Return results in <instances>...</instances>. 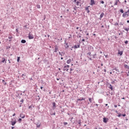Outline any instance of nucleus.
Returning a JSON list of instances; mask_svg holds the SVG:
<instances>
[{
    "label": "nucleus",
    "mask_w": 129,
    "mask_h": 129,
    "mask_svg": "<svg viewBox=\"0 0 129 129\" xmlns=\"http://www.w3.org/2000/svg\"><path fill=\"white\" fill-rule=\"evenodd\" d=\"M101 66H103V63H101Z\"/></svg>",
    "instance_id": "4d7b16f0"
},
{
    "label": "nucleus",
    "mask_w": 129,
    "mask_h": 129,
    "mask_svg": "<svg viewBox=\"0 0 129 129\" xmlns=\"http://www.w3.org/2000/svg\"><path fill=\"white\" fill-rule=\"evenodd\" d=\"M64 125H67V124H68V123L67 122H64Z\"/></svg>",
    "instance_id": "473e14b6"
},
{
    "label": "nucleus",
    "mask_w": 129,
    "mask_h": 129,
    "mask_svg": "<svg viewBox=\"0 0 129 129\" xmlns=\"http://www.w3.org/2000/svg\"><path fill=\"white\" fill-rule=\"evenodd\" d=\"M73 48H74V49H77V48H80V45H75Z\"/></svg>",
    "instance_id": "1a4fd4ad"
},
{
    "label": "nucleus",
    "mask_w": 129,
    "mask_h": 129,
    "mask_svg": "<svg viewBox=\"0 0 129 129\" xmlns=\"http://www.w3.org/2000/svg\"><path fill=\"white\" fill-rule=\"evenodd\" d=\"M67 12H69V9H68V10H67Z\"/></svg>",
    "instance_id": "6e6d98bb"
},
{
    "label": "nucleus",
    "mask_w": 129,
    "mask_h": 129,
    "mask_svg": "<svg viewBox=\"0 0 129 129\" xmlns=\"http://www.w3.org/2000/svg\"><path fill=\"white\" fill-rule=\"evenodd\" d=\"M124 30L125 31H126V32H128L129 28H125Z\"/></svg>",
    "instance_id": "bb28decb"
},
{
    "label": "nucleus",
    "mask_w": 129,
    "mask_h": 129,
    "mask_svg": "<svg viewBox=\"0 0 129 129\" xmlns=\"http://www.w3.org/2000/svg\"><path fill=\"white\" fill-rule=\"evenodd\" d=\"M5 61H6V58H2V60L1 62H2V63H5Z\"/></svg>",
    "instance_id": "f3484780"
},
{
    "label": "nucleus",
    "mask_w": 129,
    "mask_h": 129,
    "mask_svg": "<svg viewBox=\"0 0 129 129\" xmlns=\"http://www.w3.org/2000/svg\"><path fill=\"white\" fill-rule=\"evenodd\" d=\"M61 60H63V57H61Z\"/></svg>",
    "instance_id": "680f3d73"
},
{
    "label": "nucleus",
    "mask_w": 129,
    "mask_h": 129,
    "mask_svg": "<svg viewBox=\"0 0 129 129\" xmlns=\"http://www.w3.org/2000/svg\"><path fill=\"white\" fill-rule=\"evenodd\" d=\"M28 38L30 40L32 39H34V35L32 34H31V33H29L28 34Z\"/></svg>",
    "instance_id": "20e7f679"
},
{
    "label": "nucleus",
    "mask_w": 129,
    "mask_h": 129,
    "mask_svg": "<svg viewBox=\"0 0 129 129\" xmlns=\"http://www.w3.org/2000/svg\"><path fill=\"white\" fill-rule=\"evenodd\" d=\"M127 66L126 64L125 65V67H127Z\"/></svg>",
    "instance_id": "052dcab7"
},
{
    "label": "nucleus",
    "mask_w": 129,
    "mask_h": 129,
    "mask_svg": "<svg viewBox=\"0 0 129 129\" xmlns=\"http://www.w3.org/2000/svg\"><path fill=\"white\" fill-rule=\"evenodd\" d=\"M84 3V0H78L76 3V6H80L81 7V5H82Z\"/></svg>",
    "instance_id": "f257e3e1"
},
{
    "label": "nucleus",
    "mask_w": 129,
    "mask_h": 129,
    "mask_svg": "<svg viewBox=\"0 0 129 129\" xmlns=\"http://www.w3.org/2000/svg\"><path fill=\"white\" fill-rule=\"evenodd\" d=\"M69 65H66L63 68L64 71H67V72H69Z\"/></svg>",
    "instance_id": "7ed1b4c3"
},
{
    "label": "nucleus",
    "mask_w": 129,
    "mask_h": 129,
    "mask_svg": "<svg viewBox=\"0 0 129 129\" xmlns=\"http://www.w3.org/2000/svg\"><path fill=\"white\" fill-rule=\"evenodd\" d=\"M124 2H125V3H126V1H125Z\"/></svg>",
    "instance_id": "774afa93"
},
{
    "label": "nucleus",
    "mask_w": 129,
    "mask_h": 129,
    "mask_svg": "<svg viewBox=\"0 0 129 129\" xmlns=\"http://www.w3.org/2000/svg\"><path fill=\"white\" fill-rule=\"evenodd\" d=\"M129 16V9L122 14L123 18H127Z\"/></svg>",
    "instance_id": "f03ea898"
},
{
    "label": "nucleus",
    "mask_w": 129,
    "mask_h": 129,
    "mask_svg": "<svg viewBox=\"0 0 129 129\" xmlns=\"http://www.w3.org/2000/svg\"><path fill=\"white\" fill-rule=\"evenodd\" d=\"M19 121H20V122H21V121H22V118H19Z\"/></svg>",
    "instance_id": "c9c22d12"
},
{
    "label": "nucleus",
    "mask_w": 129,
    "mask_h": 129,
    "mask_svg": "<svg viewBox=\"0 0 129 129\" xmlns=\"http://www.w3.org/2000/svg\"><path fill=\"white\" fill-rule=\"evenodd\" d=\"M17 123V121L15 120L14 121L12 120L11 121V124L12 125H15Z\"/></svg>",
    "instance_id": "423d86ee"
},
{
    "label": "nucleus",
    "mask_w": 129,
    "mask_h": 129,
    "mask_svg": "<svg viewBox=\"0 0 129 129\" xmlns=\"http://www.w3.org/2000/svg\"><path fill=\"white\" fill-rule=\"evenodd\" d=\"M52 108L53 109H55V108H56V103H53Z\"/></svg>",
    "instance_id": "0eeeda50"
},
{
    "label": "nucleus",
    "mask_w": 129,
    "mask_h": 129,
    "mask_svg": "<svg viewBox=\"0 0 129 129\" xmlns=\"http://www.w3.org/2000/svg\"><path fill=\"white\" fill-rule=\"evenodd\" d=\"M87 55H89V56H91V52H88V53H87Z\"/></svg>",
    "instance_id": "c756f323"
},
{
    "label": "nucleus",
    "mask_w": 129,
    "mask_h": 129,
    "mask_svg": "<svg viewBox=\"0 0 129 129\" xmlns=\"http://www.w3.org/2000/svg\"><path fill=\"white\" fill-rule=\"evenodd\" d=\"M127 76H129V72H128V74H127Z\"/></svg>",
    "instance_id": "69168bd1"
},
{
    "label": "nucleus",
    "mask_w": 129,
    "mask_h": 129,
    "mask_svg": "<svg viewBox=\"0 0 129 129\" xmlns=\"http://www.w3.org/2000/svg\"><path fill=\"white\" fill-rule=\"evenodd\" d=\"M21 102H22V103L24 102V99H22L21 100Z\"/></svg>",
    "instance_id": "ea45409f"
},
{
    "label": "nucleus",
    "mask_w": 129,
    "mask_h": 129,
    "mask_svg": "<svg viewBox=\"0 0 129 129\" xmlns=\"http://www.w3.org/2000/svg\"><path fill=\"white\" fill-rule=\"evenodd\" d=\"M12 37H11V36H9V39H10V40L12 39Z\"/></svg>",
    "instance_id": "58836bf2"
},
{
    "label": "nucleus",
    "mask_w": 129,
    "mask_h": 129,
    "mask_svg": "<svg viewBox=\"0 0 129 129\" xmlns=\"http://www.w3.org/2000/svg\"><path fill=\"white\" fill-rule=\"evenodd\" d=\"M75 3H76L77 2V0H74Z\"/></svg>",
    "instance_id": "3c124183"
},
{
    "label": "nucleus",
    "mask_w": 129,
    "mask_h": 129,
    "mask_svg": "<svg viewBox=\"0 0 129 129\" xmlns=\"http://www.w3.org/2000/svg\"><path fill=\"white\" fill-rule=\"evenodd\" d=\"M104 71L105 72H106V70H104Z\"/></svg>",
    "instance_id": "864d4df0"
},
{
    "label": "nucleus",
    "mask_w": 129,
    "mask_h": 129,
    "mask_svg": "<svg viewBox=\"0 0 129 129\" xmlns=\"http://www.w3.org/2000/svg\"><path fill=\"white\" fill-rule=\"evenodd\" d=\"M29 108H32V105H30L29 107Z\"/></svg>",
    "instance_id": "37998d69"
},
{
    "label": "nucleus",
    "mask_w": 129,
    "mask_h": 129,
    "mask_svg": "<svg viewBox=\"0 0 129 129\" xmlns=\"http://www.w3.org/2000/svg\"><path fill=\"white\" fill-rule=\"evenodd\" d=\"M103 122H107V119L106 118H103Z\"/></svg>",
    "instance_id": "dca6fc26"
},
{
    "label": "nucleus",
    "mask_w": 129,
    "mask_h": 129,
    "mask_svg": "<svg viewBox=\"0 0 129 129\" xmlns=\"http://www.w3.org/2000/svg\"><path fill=\"white\" fill-rule=\"evenodd\" d=\"M16 115V113H14V114H13V116H15Z\"/></svg>",
    "instance_id": "c03bdc74"
},
{
    "label": "nucleus",
    "mask_w": 129,
    "mask_h": 129,
    "mask_svg": "<svg viewBox=\"0 0 129 129\" xmlns=\"http://www.w3.org/2000/svg\"><path fill=\"white\" fill-rule=\"evenodd\" d=\"M20 116L21 117V118H25V114L22 113L20 115Z\"/></svg>",
    "instance_id": "6e6552de"
},
{
    "label": "nucleus",
    "mask_w": 129,
    "mask_h": 129,
    "mask_svg": "<svg viewBox=\"0 0 129 129\" xmlns=\"http://www.w3.org/2000/svg\"><path fill=\"white\" fill-rule=\"evenodd\" d=\"M88 49L89 51H91L92 52H93V51L94 50V48L92 46H90L88 48Z\"/></svg>",
    "instance_id": "39448f33"
},
{
    "label": "nucleus",
    "mask_w": 129,
    "mask_h": 129,
    "mask_svg": "<svg viewBox=\"0 0 129 129\" xmlns=\"http://www.w3.org/2000/svg\"><path fill=\"white\" fill-rule=\"evenodd\" d=\"M85 39H82V42H85Z\"/></svg>",
    "instance_id": "a18cd8bd"
},
{
    "label": "nucleus",
    "mask_w": 129,
    "mask_h": 129,
    "mask_svg": "<svg viewBox=\"0 0 129 129\" xmlns=\"http://www.w3.org/2000/svg\"><path fill=\"white\" fill-rule=\"evenodd\" d=\"M108 105V104H105V106H107Z\"/></svg>",
    "instance_id": "5fc2aeb1"
},
{
    "label": "nucleus",
    "mask_w": 129,
    "mask_h": 129,
    "mask_svg": "<svg viewBox=\"0 0 129 129\" xmlns=\"http://www.w3.org/2000/svg\"><path fill=\"white\" fill-rule=\"evenodd\" d=\"M65 48H69V45H68V43H66V44L65 45Z\"/></svg>",
    "instance_id": "aec40b11"
},
{
    "label": "nucleus",
    "mask_w": 129,
    "mask_h": 129,
    "mask_svg": "<svg viewBox=\"0 0 129 129\" xmlns=\"http://www.w3.org/2000/svg\"><path fill=\"white\" fill-rule=\"evenodd\" d=\"M59 55H61V56H62V54H63V55H64V52H61H61H59Z\"/></svg>",
    "instance_id": "a878e982"
},
{
    "label": "nucleus",
    "mask_w": 129,
    "mask_h": 129,
    "mask_svg": "<svg viewBox=\"0 0 129 129\" xmlns=\"http://www.w3.org/2000/svg\"><path fill=\"white\" fill-rule=\"evenodd\" d=\"M74 10H75V11H76V8H74Z\"/></svg>",
    "instance_id": "0e129e2a"
},
{
    "label": "nucleus",
    "mask_w": 129,
    "mask_h": 129,
    "mask_svg": "<svg viewBox=\"0 0 129 129\" xmlns=\"http://www.w3.org/2000/svg\"><path fill=\"white\" fill-rule=\"evenodd\" d=\"M118 115V117H120V116H121V114L119 113H117Z\"/></svg>",
    "instance_id": "b1692460"
},
{
    "label": "nucleus",
    "mask_w": 129,
    "mask_h": 129,
    "mask_svg": "<svg viewBox=\"0 0 129 129\" xmlns=\"http://www.w3.org/2000/svg\"><path fill=\"white\" fill-rule=\"evenodd\" d=\"M58 50V48H57V47H55V51H54V52H57V50Z\"/></svg>",
    "instance_id": "7c9ffc66"
},
{
    "label": "nucleus",
    "mask_w": 129,
    "mask_h": 129,
    "mask_svg": "<svg viewBox=\"0 0 129 129\" xmlns=\"http://www.w3.org/2000/svg\"><path fill=\"white\" fill-rule=\"evenodd\" d=\"M3 83L4 84V85H7V82H6V81L5 80H3Z\"/></svg>",
    "instance_id": "a211bd4d"
},
{
    "label": "nucleus",
    "mask_w": 129,
    "mask_h": 129,
    "mask_svg": "<svg viewBox=\"0 0 129 129\" xmlns=\"http://www.w3.org/2000/svg\"><path fill=\"white\" fill-rule=\"evenodd\" d=\"M73 71V70L72 69H70V73H71V72H72Z\"/></svg>",
    "instance_id": "a19ab883"
},
{
    "label": "nucleus",
    "mask_w": 129,
    "mask_h": 129,
    "mask_svg": "<svg viewBox=\"0 0 129 129\" xmlns=\"http://www.w3.org/2000/svg\"><path fill=\"white\" fill-rule=\"evenodd\" d=\"M101 28H104V26L102 25V26H101Z\"/></svg>",
    "instance_id": "de8ad7c7"
},
{
    "label": "nucleus",
    "mask_w": 129,
    "mask_h": 129,
    "mask_svg": "<svg viewBox=\"0 0 129 129\" xmlns=\"http://www.w3.org/2000/svg\"><path fill=\"white\" fill-rule=\"evenodd\" d=\"M89 102L91 103H92V100H93V98H89Z\"/></svg>",
    "instance_id": "2eb2a0df"
},
{
    "label": "nucleus",
    "mask_w": 129,
    "mask_h": 129,
    "mask_svg": "<svg viewBox=\"0 0 129 129\" xmlns=\"http://www.w3.org/2000/svg\"><path fill=\"white\" fill-rule=\"evenodd\" d=\"M126 115V114H123L122 115V116H124H124H125Z\"/></svg>",
    "instance_id": "e433bc0d"
},
{
    "label": "nucleus",
    "mask_w": 129,
    "mask_h": 129,
    "mask_svg": "<svg viewBox=\"0 0 129 129\" xmlns=\"http://www.w3.org/2000/svg\"><path fill=\"white\" fill-rule=\"evenodd\" d=\"M78 101H82V100H85V98H81V99H78Z\"/></svg>",
    "instance_id": "4468645a"
},
{
    "label": "nucleus",
    "mask_w": 129,
    "mask_h": 129,
    "mask_svg": "<svg viewBox=\"0 0 129 129\" xmlns=\"http://www.w3.org/2000/svg\"><path fill=\"white\" fill-rule=\"evenodd\" d=\"M114 70H115L117 72H119V70L116 69H114Z\"/></svg>",
    "instance_id": "c85d7f7f"
},
{
    "label": "nucleus",
    "mask_w": 129,
    "mask_h": 129,
    "mask_svg": "<svg viewBox=\"0 0 129 129\" xmlns=\"http://www.w3.org/2000/svg\"><path fill=\"white\" fill-rule=\"evenodd\" d=\"M122 99H124V97L122 98Z\"/></svg>",
    "instance_id": "338daca9"
},
{
    "label": "nucleus",
    "mask_w": 129,
    "mask_h": 129,
    "mask_svg": "<svg viewBox=\"0 0 129 129\" xmlns=\"http://www.w3.org/2000/svg\"><path fill=\"white\" fill-rule=\"evenodd\" d=\"M21 43H22L23 44H25V43H26V40H24V39H22L21 40Z\"/></svg>",
    "instance_id": "6ab92c4d"
},
{
    "label": "nucleus",
    "mask_w": 129,
    "mask_h": 129,
    "mask_svg": "<svg viewBox=\"0 0 129 129\" xmlns=\"http://www.w3.org/2000/svg\"><path fill=\"white\" fill-rule=\"evenodd\" d=\"M12 129H14V128H15V127L12 126Z\"/></svg>",
    "instance_id": "8fccbe9b"
},
{
    "label": "nucleus",
    "mask_w": 129,
    "mask_h": 129,
    "mask_svg": "<svg viewBox=\"0 0 129 129\" xmlns=\"http://www.w3.org/2000/svg\"><path fill=\"white\" fill-rule=\"evenodd\" d=\"M120 13H121L122 14H123V10H122V9L120 10Z\"/></svg>",
    "instance_id": "393cba45"
},
{
    "label": "nucleus",
    "mask_w": 129,
    "mask_h": 129,
    "mask_svg": "<svg viewBox=\"0 0 129 129\" xmlns=\"http://www.w3.org/2000/svg\"><path fill=\"white\" fill-rule=\"evenodd\" d=\"M89 33H87V36H89Z\"/></svg>",
    "instance_id": "603ef678"
},
{
    "label": "nucleus",
    "mask_w": 129,
    "mask_h": 129,
    "mask_svg": "<svg viewBox=\"0 0 129 129\" xmlns=\"http://www.w3.org/2000/svg\"><path fill=\"white\" fill-rule=\"evenodd\" d=\"M115 112H116V113H118L117 111H116Z\"/></svg>",
    "instance_id": "e2e57ef3"
},
{
    "label": "nucleus",
    "mask_w": 129,
    "mask_h": 129,
    "mask_svg": "<svg viewBox=\"0 0 129 129\" xmlns=\"http://www.w3.org/2000/svg\"><path fill=\"white\" fill-rule=\"evenodd\" d=\"M36 7H37V9H40L41 8V6L39 5H37L36 6Z\"/></svg>",
    "instance_id": "5701e85b"
},
{
    "label": "nucleus",
    "mask_w": 129,
    "mask_h": 129,
    "mask_svg": "<svg viewBox=\"0 0 129 129\" xmlns=\"http://www.w3.org/2000/svg\"><path fill=\"white\" fill-rule=\"evenodd\" d=\"M94 0H91V5H95Z\"/></svg>",
    "instance_id": "ddd939ff"
},
{
    "label": "nucleus",
    "mask_w": 129,
    "mask_h": 129,
    "mask_svg": "<svg viewBox=\"0 0 129 129\" xmlns=\"http://www.w3.org/2000/svg\"><path fill=\"white\" fill-rule=\"evenodd\" d=\"M103 16H104V13H101L100 16V19H102V18H103Z\"/></svg>",
    "instance_id": "9b49d317"
},
{
    "label": "nucleus",
    "mask_w": 129,
    "mask_h": 129,
    "mask_svg": "<svg viewBox=\"0 0 129 129\" xmlns=\"http://www.w3.org/2000/svg\"><path fill=\"white\" fill-rule=\"evenodd\" d=\"M8 61H9V63H11V61H10V59H9Z\"/></svg>",
    "instance_id": "13d9d810"
},
{
    "label": "nucleus",
    "mask_w": 129,
    "mask_h": 129,
    "mask_svg": "<svg viewBox=\"0 0 129 129\" xmlns=\"http://www.w3.org/2000/svg\"><path fill=\"white\" fill-rule=\"evenodd\" d=\"M127 23H129V20H127Z\"/></svg>",
    "instance_id": "bf43d9fd"
},
{
    "label": "nucleus",
    "mask_w": 129,
    "mask_h": 129,
    "mask_svg": "<svg viewBox=\"0 0 129 129\" xmlns=\"http://www.w3.org/2000/svg\"><path fill=\"white\" fill-rule=\"evenodd\" d=\"M20 59H21V57L19 56L17 58V62H20Z\"/></svg>",
    "instance_id": "4be33fe9"
},
{
    "label": "nucleus",
    "mask_w": 129,
    "mask_h": 129,
    "mask_svg": "<svg viewBox=\"0 0 129 129\" xmlns=\"http://www.w3.org/2000/svg\"><path fill=\"white\" fill-rule=\"evenodd\" d=\"M26 77V75L23 74L22 76V77Z\"/></svg>",
    "instance_id": "f704fd0d"
},
{
    "label": "nucleus",
    "mask_w": 129,
    "mask_h": 129,
    "mask_svg": "<svg viewBox=\"0 0 129 129\" xmlns=\"http://www.w3.org/2000/svg\"><path fill=\"white\" fill-rule=\"evenodd\" d=\"M128 41L126 40L125 41V44H128Z\"/></svg>",
    "instance_id": "72a5a7b5"
},
{
    "label": "nucleus",
    "mask_w": 129,
    "mask_h": 129,
    "mask_svg": "<svg viewBox=\"0 0 129 129\" xmlns=\"http://www.w3.org/2000/svg\"><path fill=\"white\" fill-rule=\"evenodd\" d=\"M114 107H115V108L117 107V105H114Z\"/></svg>",
    "instance_id": "79ce46f5"
},
{
    "label": "nucleus",
    "mask_w": 129,
    "mask_h": 129,
    "mask_svg": "<svg viewBox=\"0 0 129 129\" xmlns=\"http://www.w3.org/2000/svg\"><path fill=\"white\" fill-rule=\"evenodd\" d=\"M78 123H79V124L80 125H80H81V119L79 120Z\"/></svg>",
    "instance_id": "412c9836"
},
{
    "label": "nucleus",
    "mask_w": 129,
    "mask_h": 129,
    "mask_svg": "<svg viewBox=\"0 0 129 129\" xmlns=\"http://www.w3.org/2000/svg\"><path fill=\"white\" fill-rule=\"evenodd\" d=\"M79 29V27H77V28H76V29H77V30H78Z\"/></svg>",
    "instance_id": "49530a36"
},
{
    "label": "nucleus",
    "mask_w": 129,
    "mask_h": 129,
    "mask_svg": "<svg viewBox=\"0 0 129 129\" xmlns=\"http://www.w3.org/2000/svg\"><path fill=\"white\" fill-rule=\"evenodd\" d=\"M101 3H102V4H104V1H102L101 2Z\"/></svg>",
    "instance_id": "4c0bfd02"
},
{
    "label": "nucleus",
    "mask_w": 129,
    "mask_h": 129,
    "mask_svg": "<svg viewBox=\"0 0 129 129\" xmlns=\"http://www.w3.org/2000/svg\"><path fill=\"white\" fill-rule=\"evenodd\" d=\"M110 89L112 90V86L111 85H110Z\"/></svg>",
    "instance_id": "cd10ccee"
},
{
    "label": "nucleus",
    "mask_w": 129,
    "mask_h": 129,
    "mask_svg": "<svg viewBox=\"0 0 129 129\" xmlns=\"http://www.w3.org/2000/svg\"><path fill=\"white\" fill-rule=\"evenodd\" d=\"M123 52L122 51H118V54H119V55H120V56H121V55H122V54H123Z\"/></svg>",
    "instance_id": "9d476101"
},
{
    "label": "nucleus",
    "mask_w": 129,
    "mask_h": 129,
    "mask_svg": "<svg viewBox=\"0 0 129 129\" xmlns=\"http://www.w3.org/2000/svg\"><path fill=\"white\" fill-rule=\"evenodd\" d=\"M40 89H43V87H41Z\"/></svg>",
    "instance_id": "09e8293b"
},
{
    "label": "nucleus",
    "mask_w": 129,
    "mask_h": 129,
    "mask_svg": "<svg viewBox=\"0 0 129 129\" xmlns=\"http://www.w3.org/2000/svg\"><path fill=\"white\" fill-rule=\"evenodd\" d=\"M67 63H68V64H70V63H71V59H68L67 61Z\"/></svg>",
    "instance_id": "f8f14e48"
},
{
    "label": "nucleus",
    "mask_w": 129,
    "mask_h": 129,
    "mask_svg": "<svg viewBox=\"0 0 129 129\" xmlns=\"http://www.w3.org/2000/svg\"><path fill=\"white\" fill-rule=\"evenodd\" d=\"M114 6H117V1L115 2Z\"/></svg>",
    "instance_id": "2f4dec72"
}]
</instances>
